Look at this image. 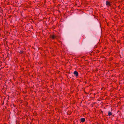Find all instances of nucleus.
<instances>
[{
  "label": "nucleus",
  "instance_id": "1",
  "mask_svg": "<svg viewBox=\"0 0 124 124\" xmlns=\"http://www.w3.org/2000/svg\"><path fill=\"white\" fill-rule=\"evenodd\" d=\"M106 5L108 6H111V4L110 2L108 1H107L106 2Z\"/></svg>",
  "mask_w": 124,
  "mask_h": 124
},
{
  "label": "nucleus",
  "instance_id": "2",
  "mask_svg": "<svg viewBox=\"0 0 124 124\" xmlns=\"http://www.w3.org/2000/svg\"><path fill=\"white\" fill-rule=\"evenodd\" d=\"M74 74L76 75V76H77L78 75V72L76 71H75L74 72Z\"/></svg>",
  "mask_w": 124,
  "mask_h": 124
},
{
  "label": "nucleus",
  "instance_id": "3",
  "mask_svg": "<svg viewBox=\"0 0 124 124\" xmlns=\"http://www.w3.org/2000/svg\"><path fill=\"white\" fill-rule=\"evenodd\" d=\"M85 119L84 118H82L81 119V121L82 122H83L85 121Z\"/></svg>",
  "mask_w": 124,
  "mask_h": 124
},
{
  "label": "nucleus",
  "instance_id": "4",
  "mask_svg": "<svg viewBox=\"0 0 124 124\" xmlns=\"http://www.w3.org/2000/svg\"><path fill=\"white\" fill-rule=\"evenodd\" d=\"M112 114V113L111 112H108V115L109 116H110Z\"/></svg>",
  "mask_w": 124,
  "mask_h": 124
},
{
  "label": "nucleus",
  "instance_id": "5",
  "mask_svg": "<svg viewBox=\"0 0 124 124\" xmlns=\"http://www.w3.org/2000/svg\"><path fill=\"white\" fill-rule=\"evenodd\" d=\"M52 37L53 39H54L56 37L54 35H53L52 36Z\"/></svg>",
  "mask_w": 124,
  "mask_h": 124
},
{
  "label": "nucleus",
  "instance_id": "6",
  "mask_svg": "<svg viewBox=\"0 0 124 124\" xmlns=\"http://www.w3.org/2000/svg\"><path fill=\"white\" fill-rule=\"evenodd\" d=\"M23 52V51H20V52L21 53H22Z\"/></svg>",
  "mask_w": 124,
  "mask_h": 124
}]
</instances>
